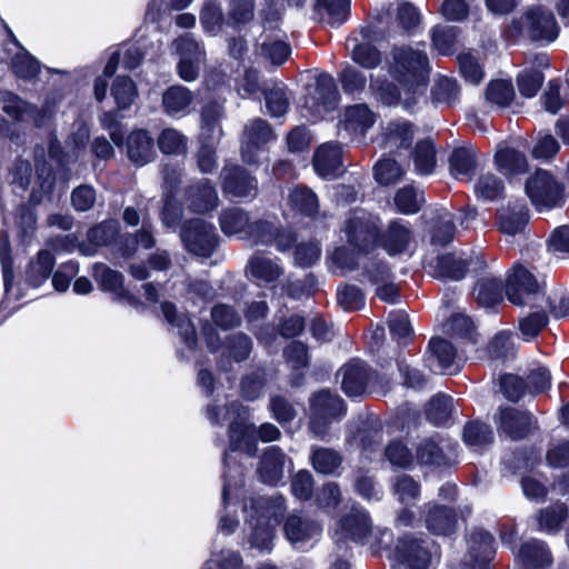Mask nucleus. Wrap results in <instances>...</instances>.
<instances>
[{"label": "nucleus", "mask_w": 569, "mask_h": 569, "mask_svg": "<svg viewBox=\"0 0 569 569\" xmlns=\"http://www.w3.org/2000/svg\"><path fill=\"white\" fill-rule=\"evenodd\" d=\"M254 12L256 0H228L226 24L239 29L253 20Z\"/></svg>", "instance_id": "obj_38"}, {"label": "nucleus", "mask_w": 569, "mask_h": 569, "mask_svg": "<svg viewBox=\"0 0 569 569\" xmlns=\"http://www.w3.org/2000/svg\"><path fill=\"white\" fill-rule=\"evenodd\" d=\"M188 208L196 213H206L218 207V193L208 179L191 184L186 191Z\"/></svg>", "instance_id": "obj_19"}, {"label": "nucleus", "mask_w": 569, "mask_h": 569, "mask_svg": "<svg viewBox=\"0 0 569 569\" xmlns=\"http://www.w3.org/2000/svg\"><path fill=\"white\" fill-rule=\"evenodd\" d=\"M158 147L164 154H183L187 151L188 138L174 128H166L158 137Z\"/></svg>", "instance_id": "obj_52"}, {"label": "nucleus", "mask_w": 569, "mask_h": 569, "mask_svg": "<svg viewBox=\"0 0 569 569\" xmlns=\"http://www.w3.org/2000/svg\"><path fill=\"white\" fill-rule=\"evenodd\" d=\"M337 375L341 379V389L348 397L383 392L390 383L388 378L376 373L360 359H351L339 369Z\"/></svg>", "instance_id": "obj_4"}, {"label": "nucleus", "mask_w": 569, "mask_h": 569, "mask_svg": "<svg viewBox=\"0 0 569 569\" xmlns=\"http://www.w3.org/2000/svg\"><path fill=\"white\" fill-rule=\"evenodd\" d=\"M392 489L401 503L415 501L420 496V485L408 475L397 476L393 480Z\"/></svg>", "instance_id": "obj_63"}, {"label": "nucleus", "mask_w": 569, "mask_h": 569, "mask_svg": "<svg viewBox=\"0 0 569 569\" xmlns=\"http://www.w3.org/2000/svg\"><path fill=\"white\" fill-rule=\"evenodd\" d=\"M271 500L268 498H258L252 500L251 510L254 512L250 515L252 521L256 517V522L253 523V530L250 535V545L251 547L259 549L260 551H269L271 550L272 543V528L270 525L271 516H276V512L271 510Z\"/></svg>", "instance_id": "obj_11"}, {"label": "nucleus", "mask_w": 569, "mask_h": 569, "mask_svg": "<svg viewBox=\"0 0 569 569\" xmlns=\"http://www.w3.org/2000/svg\"><path fill=\"white\" fill-rule=\"evenodd\" d=\"M207 417L214 425L229 423V449L231 451H242L252 457L257 453V442L254 439L256 429L248 422V411L239 402L234 401L226 407L209 406Z\"/></svg>", "instance_id": "obj_3"}, {"label": "nucleus", "mask_w": 569, "mask_h": 569, "mask_svg": "<svg viewBox=\"0 0 569 569\" xmlns=\"http://www.w3.org/2000/svg\"><path fill=\"white\" fill-rule=\"evenodd\" d=\"M559 26L553 12L543 6H531L521 16L512 19L502 32L510 43L520 40L551 42L558 38Z\"/></svg>", "instance_id": "obj_2"}, {"label": "nucleus", "mask_w": 569, "mask_h": 569, "mask_svg": "<svg viewBox=\"0 0 569 569\" xmlns=\"http://www.w3.org/2000/svg\"><path fill=\"white\" fill-rule=\"evenodd\" d=\"M450 445H440L435 438L422 440L417 447V460L422 465L442 466L451 462Z\"/></svg>", "instance_id": "obj_31"}, {"label": "nucleus", "mask_w": 569, "mask_h": 569, "mask_svg": "<svg viewBox=\"0 0 569 569\" xmlns=\"http://www.w3.org/2000/svg\"><path fill=\"white\" fill-rule=\"evenodd\" d=\"M339 527L343 537L355 541L363 540L371 532V521L367 511L352 508L351 511L343 517Z\"/></svg>", "instance_id": "obj_27"}, {"label": "nucleus", "mask_w": 569, "mask_h": 569, "mask_svg": "<svg viewBox=\"0 0 569 569\" xmlns=\"http://www.w3.org/2000/svg\"><path fill=\"white\" fill-rule=\"evenodd\" d=\"M515 98L511 82L505 80L491 81L486 90V99L500 108L508 107Z\"/></svg>", "instance_id": "obj_60"}, {"label": "nucleus", "mask_w": 569, "mask_h": 569, "mask_svg": "<svg viewBox=\"0 0 569 569\" xmlns=\"http://www.w3.org/2000/svg\"><path fill=\"white\" fill-rule=\"evenodd\" d=\"M180 239L184 249L197 257L209 258L219 244V236L212 223L191 219L181 226Z\"/></svg>", "instance_id": "obj_5"}, {"label": "nucleus", "mask_w": 569, "mask_h": 569, "mask_svg": "<svg viewBox=\"0 0 569 569\" xmlns=\"http://www.w3.org/2000/svg\"><path fill=\"white\" fill-rule=\"evenodd\" d=\"M428 266L435 278L455 281L463 279L468 270L467 261L453 253L440 254L430 260Z\"/></svg>", "instance_id": "obj_24"}, {"label": "nucleus", "mask_w": 569, "mask_h": 569, "mask_svg": "<svg viewBox=\"0 0 569 569\" xmlns=\"http://www.w3.org/2000/svg\"><path fill=\"white\" fill-rule=\"evenodd\" d=\"M284 455L276 446L269 447L262 455L258 468L259 476L264 483L276 485L283 477Z\"/></svg>", "instance_id": "obj_28"}, {"label": "nucleus", "mask_w": 569, "mask_h": 569, "mask_svg": "<svg viewBox=\"0 0 569 569\" xmlns=\"http://www.w3.org/2000/svg\"><path fill=\"white\" fill-rule=\"evenodd\" d=\"M222 190L236 198H254L258 192L257 179L239 166L224 167L221 171Z\"/></svg>", "instance_id": "obj_16"}, {"label": "nucleus", "mask_w": 569, "mask_h": 569, "mask_svg": "<svg viewBox=\"0 0 569 569\" xmlns=\"http://www.w3.org/2000/svg\"><path fill=\"white\" fill-rule=\"evenodd\" d=\"M423 202V192L411 186L400 189L395 197L397 208L406 214L418 212Z\"/></svg>", "instance_id": "obj_55"}, {"label": "nucleus", "mask_w": 569, "mask_h": 569, "mask_svg": "<svg viewBox=\"0 0 569 569\" xmlns=\"http://www.w3.org/2000/svg\"><path fill=\"white\" fill-rule=\"evenodd\" d=\"M495 162L503 174H520L527 171L526 156L509 147L499 148L495 156Z\"/></svg>", "instance_id": "obj_32"}, {"label": "nucleus", "mask_w": 569, "mask_h": 569, "mask_svg": "<svg viewBox=\"0 0 569 569\" xmlns=\"http://www.w3.org/2000/svg\"><path fill=\"white\" fill-rule=\"evenodd\" d=\"M382 136L385 146L390 150L407 148L413 138L412 126L408 121H390Z\"/></svg>", "instance_id": "obj_36"}, {"label": "nucleus", "mask_w": 569, "mask_h": 569, "mask_svg": "<svg viewBox=\"0 0 569 569\" xmlns=\"http://www.w3.org/2000/svg\"><path fill=\"white\" fill-rule=\"evenodd\" d=\"M111 94L119 109H128L136 99V83L128 77H118L112 84Z\"/></svg>", "instance_id": "obj_57"}, {"label": "nucleus", "mask_w": 569, "mask_h": 569, "mask_svg": "<svg viewBox=\"0 0 569 569\" xmlns=\"http://www.w3.org/2000/svg\"><path fill=\"white\" fill-rule=\"evenodd\" d=\"M528 222V210L523 203L503 210L500 214V230L508 236L521 232Z\"/></svg>", "instance_id": "obj_46"}, {"label": "nucleus", "mask_w": 569, "mask_h": 569, "mask_svg": "<svg viewBox=\"0 0 569 569\" xmlns=\"http://www.w3.org/2000/svg\"><path fill=\"white\" fill-rule=\"evenodd\" d=\"M224 116L223 107L220 103L213 102L207 104L201 113L202 118V139L219 142L222 137V129L220 120Z\"/></svg>", "instance_id": "obj_34"}, {"label": "nucleus", "mask_w": 569, "mask_h": 569, "mask_svg": "<svg viewBox=\"0 0 569 569\" xmlns=\"http://www.w3.org/2000/svg\"><path fill=\"white\" fill-rule=\"evenodd\" d=\"M288 206L291 210L306 216L316 217L319 211L317 194L306 186H296L288 194Z\"/></svg>", "instance_id": "obj_29"}, {"label": "nucleus", "mask_w": 569, "mask_h": 569, "mask_svg": "<svg viewBox=\"0 0 569 569\" xmlns=\"http://www.w3.org/2000/svg\"><path fill=\"white\" fill-rule=\"evenodd\" d=\"M339 101V91L332 76L321 73L317 77L312 93L306 99V108L310 109L315 119L333 110Z\"/></svg>", "instance_id": "obj_12"}, {"label": "nucleus", "mask_w": 569, "mask_h": 569, "mask_svg": "<svg viewBox=\"0 0 569 569\" xmlns=\"http://www.w3.org/2000/svg\"><path fill=\"white\" fill-rule=\"evenodd\" d=\"M283 356L293 371L292 385L300 386L303 378L301 370L309 365L307 346L301 341H292L284 348Z\"/></svg>", "instance_id": "obj_35"}, {"label": "nucleus", "mask_w": 569, "mask_h": 569, "mask_svg": "<svg viewBox=\"0 0 569 569\" xmlns=\"http://www.w3.org/2000/svg\"><path fill=\"white\" fill-rule=\"evenodd\" d=\"M53 264V256L49 251H40L37 260L30 263L27 274L28 282L33 287H39L50 276Z\"/></svg>", "instance_id": "obj_53"}, {"label": "nucleus", "mask_w": 569, "mask_h": 569, "mask_svg": "<svg viewBox=\"0 0 569 569\" xmlns=\"http://www.w3.org/2000/svg\"><path fill=\"white\" fill-rule=\"evenodd\" d=\"M352 60L365 69H375L381 61L380 51L368 42H361L353 46L351 50Z\"/></svg>", "instance_id": "obj_61"}, {"label": "nucleus", "mask_w": 569, "mask_h": 569, "mask_svg": "<svg viewBox=\"0 0 569 569\" xmlns=\"http://www.w3.org/2000/svg\"><path fill=\"white\" fill-rule=\"evenodd\" d=\"M221 231L227 236L243 233L247 237L250 227L248 213L241 208H228L219 217Z\"/></svg>", "instance_id": "obj_37"}, {"label": "nucleus", "mask_w": 569, "mask_h": 569, "mask_svg": "<svg viewBox=\"0 0 569 569\" xmlns=\"http://www.w3.org/2000/svg\"><path fill=\"white\" fill-rule=\"evenodd\" d=\"M343 231L351 246L359 251H368L378 239V219L365 210H356L347 219Z\"/></svg>", "instance_id": "obj_9"}, {"label": "nucleus", "mask_w": 569, "mask_h": 569, "mask_svg": "<svg viewBox=\"0 0 569 569\" xmlns=\"http://www.w3.org/2000/svg\"><path fill=\"white\" fill-rule=\"evenodd\" d=\"M375 113L366 104H355L345 111L343 122L347 130L365 132L373 126Z\"/></svg>", "instance_id": "obj_43"}, {"label": "nucleus", "mask_w": 569, "mask_h": 569, "mask_svg": "<svg viewBox=\"0 0 569 569\" xmlns=\"http://www.w3.org/2000/svg\"><path fill=\"white\" fill-rule=\"evenodd\" d=\"M310 408L312 413L310 430L315 437L322 440L328 436L330 422L342 417L346 411L343 400L329 390L315 393Z\"/></svg>", "instance_id": "obj_6"}, {"label": "nucleus", "mask_w": 569, "mask_h": 569, "mask_svg": "<svg viewBox=\"0 0 569 569\" xmlns=\"http://www.w3.org/2000/svg\"><path fill=\"white\" fill-rule=\"evenodd\" d=\"M568 516L567 507L563 503H556L541 509L537 515L538 529L547 533L557 532Z\"/></svg>", "instance_id": "obj_47"}, {"label": "nucleus", "mask_w": 569, "mask_h": 569, "mask_svg": "<svg viewBox=\"0 0 569 569\" xmlns=\"http://www.w3.org/2000/svg\"><path fill=\"white\" fill-rule=\"evenodd\" d=\"M290 53V46L282 39H270L266 36L261 42V54L274 66L282 64Z\"/></svg>", "instance_id": "obj_59"}, {"label": "nucleus", "mask_w": 569, "mask_h": 569, "mask_svg": "<svg viewBox=\"0 0 569 569\" xmlns=\"http://www.w3.org/2000/svg\"><path fill=\"white\" fill-rule=\"evenodd\" d=\"M156 244V239L149 224L143 221L142 228L136 233L127 234L122 239V246L120 248L122 256L131 257L139 248L151 249Z\"/></svg>", "instance_id": "obj_48"}, {"label": "nucleus", "mask_w": 569, "mask_h": 569, "mask_svg": "<svg viewBox=\"0 0 569 569\" xmlns=\"http://www.w3.org/2000/svg\"><path fill=\"white\" fill-rule=\"evenodd\" d=\"M317 11L321 20L340 26L350 14V0H317Z\"/></svg>", "instance_id": "obj_41"}, {"label": "nucleus", "mask_w": 569, "mask_h": 569, "mask_svg": "<svg viewBox=\"0 0 569 569\" xmlns=\"http://www.w3.org/2000/svg\"><path fill=\"white\" fill-rule=\"evenodd\" d=\"M0 101H2V110L12 119L20 121L27 118L31 119L37 127L47 124L53 114V108L46 102L43 108L39 110L37 107L27 103L18 96L11 92H0Z\"/></svg>", "instance_id": "obj_13"}, {"label": "nucleus", "mask_w": 569, "mask_h": 569, "mask_svg": "<svg viewBox=\"0 0 569 569\" xmlns=\"http://www.w3.org/2000/svg\"><path fill=\"white\" fill-rule=\"evenodd\" d=\"M312 164L317 174L323 179L338 177L342 167L341 147L333 142L321 144L315 152Z\"/></svg>", "instance_id": "obj_18"}, {"label": "nucleus", "mask_w": 569, "mask_h": 569, "mask_svg": "<svg viewBox=\"0 0 569 569\" xmlns=\"http://www.w3.org/2000/svg\"><path fill=\"white\" fill-rule=\"evenodd\" d=\"M172 47L180 56V59L206 61L204 48L190 34H183L172 42Z\"/></svg>", "instance_id": "obj_62"}, {"label": "nucleus", "mask_w": 569, "mask_h": 569, "mask_svg": "<svg viewBox=\"0 0 569 569\" xmlns=\"http://www.w3.org/2000/svg\"><path fill=\"white\" fill-rule=\"evenodd\" d=\"M312 468L321 475H335L341 467L342 456L335 449L312 447L310 453Z\"/></svg>", "instance_id": "obj_33"}, {"label": "nucleus", "mask_w": 569, "mask_h": 569, "mask_svg": "<svg viewBox=\"0 0 569 569\" xmlns=\"http://www.w3.org/2000/svg\"><path fill=\"white\" fill-rule=\"evenodd\" d=\"M526 193L539 210H549L563 201V189L546 170L539 169L526 182Z\"/></svg>", "instance_id": "obj_8"}, {"label": "nucleus", "mask_w": 569, "mask_h": 569, "mask_svg": "<svg viewBox=\"0 0 569 569\" xmlns=\"http://www.w3.org/2000/svg\"><path fill=\"white\" fill-rule=\"evenodd\" d=\"M503 282L500 278L487 276L481 278L473 289L477 301L490 307L502 300Z\"/></svg>", "instance_id": "obj_40"}, {"label": "nucleus", "mask_w": 569, "mask_h": 569, "mask_svg": "<svg viewBox=\"0 0 569 569\" xmlns=\"http://www.w3.org/2000/svg\"><path fill=\"white\" fill-rule=\"evenodd\" d=\"M533 274L520 264L513 266L506 280V295L517 306L527 303V298L538 291Z\"/></svg>", "instance_id": "obj_15"}, {"label": "nucleus", "mask_w": 569, "mask_h": 569, "mask_svg": "<svg viewBox=\"0 0 569 569\" xmlns=\"http://www.w3.org/2000/svg\"><path fill=\"white\" fill-rule=\"evenodd\" d=\"M415 169L419 174H430L433 172L437 160L436 149L430 140L417 142L412 153Z\"/></svg>", "instance_id": "obj_50"}, {"label": "nucleus", "mask_w": 569, "mask_h": 569, "mask_svg": "<svg viewBox=\"0 0 569 569\" xmlns=\"http://www.w3.org/2000/svg\"><path fill=\"white\" fill-rule=\"evenodd\" d=\"M458 29L450 26H437L431 31L432 47L442 56L453 52Z\"/></svg>", "instance_id": "obj_56"}, {"label": "nucleus", "mask_w": 569, "mask_h": 569, "mask_svg": "<svg viewBox=\"0 0 569 569\" xmlns=\"http://www.w3.org/2000/svg\"><path fill=\"white\" fill-rule=\"evenodd\" d=\"M500 436L522 440L538 430V421L530 411L515 407H501L493 417Z\"/></svg>", "instance_id": "obj_7"}, {"label": "nucleus", "mask_w": 569, "mask_h": 569, "mask_svg": "<svg viewBox=\"0 0 569 569\" xmlns=\"http://www.w3.org/2000/svg\"><path fill=\"white\" fill-rule=\"evenodd\" d=\"M284 535L291 543L307 541L321 531L320 526L299 513H291L287 517L283 526Z\"/></svg>", "instance_id": "obj_26"}, {"label": "nucleus", "mask_w": 569, "mask_h": 569, "mask_svg": "<svg viewBox=\"0 0 569 569\" xmlns=\"http://www.w3.org/2000/svg\"><path fill=\"white\" fill-rule=\"evenodd\" d=\"M449 166L451 174L457 179H469L476 169V152L471 148H456L450 158Z\"/></svg>", "instance_id": "obj_39"}, {"label": "nucleus", "mask_w": 569, "mask_h": 569, "mask_svg": "<svg viewBox=\"0 0 569 569\" xmlns=\"http://www.w3.org/2000/svg\"><path fill=\"white\" fill-rule=\"evenodd\" d=\"M463 441L475 450H482L493 442L495 436L491 427L480 421H471L465 426Z\"/></svg>", "instance_id": "obj_44"}, {"label": "nucleus", "mask_w": 569, "mask_h": 569, "mask_svg": "<svg viewBox=\"0 0 569 569\" xmlns=\"http://www.w3.org/2000/svg\"><path fill=\"white\" fill-rule=\"evenodd\" d=\"M249 270L253 278L262 282H273L282 273V269L274 261L258 256L249 261Z\"/></svg>", "instance_id": "obj_54"}, {"label": "nucleus", "mask_w": 569, "mask_h": 569, "mask_svg": "<svg viewBox=\"0 0 569 569\" xmlns=\"http://www.w3.org/2000/svg\"><path fill=\"white\" fill-rule=\"evenodd\" d=\"M452 412V399L438 393L430 399L426 408L427 419L436 426L446 425Z\"/></svg>", "instance_id": "obj_51"}, {"label": "nucleus", "mask_w": 569, "mask_h": 569, "mask_svg": "<svg viewBox=\"0 0 569 569\" xmlns=\"http://www.w3.org/2000/svg\"><path fill=\"white\" fill-rule=\"evenodd\" d=\"M411 240L412 232L409 224L402 220H396L390 222L380 241L389 254L396 256L405 252Z\"/></svg>", "instance_id": "obj_25"}, {"label": "nucleus", "mask_w": 569, "mask_h": 569, "mask_svg": "<svg viewBox=\"0 0 569 569\" xmlns=\"http://www.w3.org/2000/svg\"><path fill=\"white\" fill-rule=\"evenodd\" d=\"M427 529L433 535H451L456 530L457 516L451 508L436 503L423 506Z\"/></svg>", "instance_id": "obj_21"}, {"label": "nucleus", "mask_w": 569, "mask_h": 569, "mask_svg": "<svg viewBox=\"0 0 569 569\" xmlns=\"http://www.w3.org/2000/svg\"><path fill=\"white\" fill-rule=\"evenodd\" d=\"M161 311L166 320L178 328L179 335L182 337L187 347L193 348L197 342V337L192 322L184 315H179L174 305L170 302H163L161 305Z\"/></svg>", "instance_id": "obj_42"}, {"label": "nucleus", "mask_w": 569, "mask_h": 569, "mask_svg": "<svg viewBox=\"0 0 569 569\" xmlns=\"http://www.w3.org/2000/svg\"><path fill=\"white\" fill-rule=\"evenodd\" d=\"M472 569H482L495 556V539L482 529L471 532L468 540Z\"/></svg>", "instance_id": "obj_23"}, {"label": "nucleus", "mask_w": 569, "mask_h": 569, "mask_svg": "<svg viewBox=\"0 0 569 569\" xmlns=\"http://www.w3.org/2000/svg\"><path fill=\"white\" fill-rule=\"evenodd\" d=\"M193 100L190 90L182 86H172L162 96V106L166 113L174 116L184 112Z\"/></svg>", "instance_id": "obj_45"}, {"label": "nucleus", "mask_w": 569, "mask_h": 569, "mask_svg": "<svg viewBox=\"0 0 569 569\" xmlns=\"http://www.w3.org/2000/svg\"><path fill=\"white\" fill-rule=\"evenodd\" d=\"M427 367L435 372L456 373L461 368V360L456 348L448 340L432 338L425 358Z\"/></svg>", "instance_id": "obj_14"}, {"label": "nucleus", "mask_w": 569, "mask_h": 569, "mask_svg": "<svg viewBox=\"0 0 569 569\" xmlns=\"http://www.w3.org/2000/svg\"><path fill=\"white\" fill-rule=\"evenodd\" d=\"M200 23L203 30L212 36L218 34L226 23L221 6L216 0H207L200 11Z\"/></svg>", "instance_id": "obj_49"}, {"label": "nucleus", "mask_w": 569, "mask_h": 569, "mask_svg": "<svg viewBox=\"0 0 569 569\" xmlns=\"http://www.w3.org/2000/svg\"><path fill=\"white\" fill-rule=\"evenodd\" d=\"M396 553L398 559L411 569H427L432 563V559L439 557L438 548L433 542L413 537L399 539Z\"/></svg>", "instance_id": "obj_10"}, {"label": "nucleus", "mask_w": 569, "mask_h": 569, "mask_svg": "<svg viewBox=\"0 0 569 569\" xmlns=\"http://www.w3.org/2000/svg\"><path fill=\"white\" fill-rule=\"evenodd\" d=\"M388 72L400 88L387 79H371L370 90L386 106L401 104L411 110L429 79V59L425 51L411 47H393L387 58Z\"/></svg>", "instance_id": "obj_1"}, {"label": "nucleus", "mask_w": 569, "mask_h": 569, "mask_svg": "<svg viewBox=\"0 0 569 569\" xmlns=\"http://www.w3.org/2000/svg\"><path fill=\"white\" fill-rule=\"evenodd\" d=\"M459 94L457 80L449 77H440L432 88L433 100L447 106H453L459 100Z\"/></svg>", "instance_id": "obj_58"}, {"label": "nucleus", "mask_w": 569, "mask_h": 569, "mask_svg": "<svg viewBox=\"0 0 569 569\" xmlns=\"http://www.w3.org/2000/svg\"><path fill=\"white\" fill-rule=\"evenodd\" d=\"M127 157L137 166H144L156 158L153 139L142 129L132 131L126 140Z\"/></svg>", "instance_id": "obj_22"}, {"label": "nucleus", "mask_w": 569, "mask_h": 569, "mask_svg": "<svg viewBox=\"0 0 569 569\" xmlns=\"http://www.w3.org/2000/svg\"><path fill=\"white\" fill-rule=\"evenodd\" d=\"M430 242L433 246H447L456 233L455 217L447 209H441L432 219L430 229Z\"/></svg>", "instance_id": "obj_30"}, {"label": "nucleus", "mask_w": 569, "mask_h": 569, "mask_svg": "<svg viewBox=\"0 0 569 569\" xmlns=\"http://www.w3.org/2000/svg\"><path fill=\"white\" fill-rule=\"evenodd\" d=\"M516 560L522 569H547L552 563V555L545 542L532 539L521 545Z\"/></svg>", "instance_id": "obj_20"}, {"label": "nucleus", "mask_w": 569, "mask_h": 569, "mask_svg": "<svg viewBox=\"0 0 569 569\" xmlns=\"http://www.w3.org/2000/svg\"><path fill=\"white\" fill-rule=\"evenodd\" d=\"M383 456L389 463L397 468H409L413 462V456L408 447L399 440H393L385 448Z\"/></svg>", "instance_id": "obj_64"}, {"label": "nucleus", "mask_w": 569, "mask_h": 569, "mask_svg": "<svg viewBox=\"0 0 569 569\" xmlns=\"http://www.w3.org/2000/svg\"><path fill=\"white\" fill-rule=\"evenodd\" d=\"M273 139V133L267 121L254 119L250 121L243 131L241 153L244 162L252 164L258 162V152L261 146Z\"/></svg>", "instance_id": "obj_17"}]
</instances>
